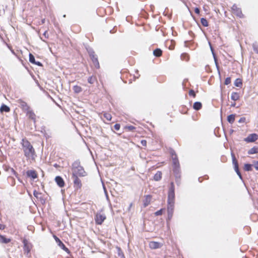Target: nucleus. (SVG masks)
Here are the masks:
<instances>
[{"mask_svg":"<svg viewBox=\"0 0 258 258\" xmlns=\"http://www.w3.org/2000/svg\"><path fill=\"white\" fill-rule=\"evenodd\" d=\"M231 83V78L230 77H227L226 78L225 80L224 84L226 85H228Z\"/></svg>","mask_w":258,"mask_h":258,"instance_id":"39","label":"nucleus"},{"mask_svg":"<svg viewBox=\"0 0 258 258\" xmlns=\"http://www.w3.org/2000/svg\"><path fill=\"white\" fill-rule=\"evenodd\" d=\"M202 107V104L200 102H196L194 103L193 108L196 110H199Z\"/></svg>","mask_w":258,"mask_h":258,"instance_id":"23","label":"nucleus"},{"mask_svg":"<svg viewBox=\"0 0 258 258\" xmlns=\"http://www.w3.org/2000/svg\"><path fill=\"white\" fill-rule=\"evenodd\" d=\"M21 144L24 156L26 157L27 160H35L36 152L30 142L26 138H24L22 140Z\"/></svg>","mask_w":258,"mask_h":258,"instance_id":"1","label":"nucleus"},{"mask_svg":"<svg viewBox=\"0 0 258 258\" xmlns=\"http://www.w3.org/2000/svg\"><path fill=\"white\" fill-rule=\"evenodd\" d=\"M90 57L95 68L96 69H99L100 68V65L98 60L97 56L93 52L90 54Z\"/></svg>","mask_w":258,"mask_h":258,"instance_id":"7","label":"nucleus"},{"mask_svg":"<svg viewBox=\"0 0 258 258\" xmlns=\"http://www.w3.org/2000/svg\"><path fill=\"white\" fill-rule=\"evenodd\" d=\"M26 114L29 119L32 120L34 123L36 122V115L32 109H30L26 111Z\"/></svg>","mask_w":258,"mask_h":258,"instance_id":"9","label":"nucleus"},{"mask_svg":"<svg viewBox=\"0 0 258 258\" xmlns=\"http://www.w3.org/2000/svg\"><path fill=\"white\" fill-rule=\"evenodd\" d=\"M235 115L230 114L227 117V121L231 124H232L235 121Z\"/></svg>","mask_w":258,"mask_h":258,"instance_id":"30","label":"nucleus"},{"mask_svg":"<svg viewBox=\"0 0 258 258\" xmlns=\"http://www.w3.org/2000/svg\"><path fill=\"white\" fill-rule=\"evenodd\" d=\"M45 19H43V20H42V23L44 24L45 23Z\"/></svg>","mask_w":258,"mask_h":258,"instance_id":"52","label":"nucleus"},{"mask_svg":"<svg viewBox=\"0 0 258 258\" xmlns=\"http://www.w3.org/2000/svg\"><path fill=\"white\" fill-rule=\"evenodd\" d=\"M245 117H241L239 120V122H244L245 121Z\"/></svg>","mask_w":258,"mask_h":258,"instance_id":"47","label":"nucleus"},{"mask_svg":"<svg viewBox=\"0 0 258 258\" xmlns=\"http://www.w3.org/2000/svg\"><path fill=\"white\" fill-rule=\"evenodd\" d=\"M74 179V187L76 189H81L82 186L81 181L79 178L77 176H72Z\"/></svg>","mask_w":258,"mask_h":258,"instance_id":"12","label":"nucleus"},{"mask_svg":"<svg viewBox=\"0 0 258 258\" xmlns=\"http://www.w3.org/2000/svg\"><path fill=\"white\" fill-rule=\"evenodd\" d=\"M234 85L236 87H241L242 85V81L240 79H237L234 82Z\"/></svg>","mask_w":258,"mask_h":258,"instance_id":"35","label":"nucleus"},{"mask_svg":"<svg viewBox=\"0 0 258 258\" xmlns=\"http://www.w3.org/2000/svg\"><path fill=\"white\" fill-rule=\"evenodd\" d=\"M29 61L33 64L35 63V60L34 55L32 53H29Z\"/></svg>","mask_w":258,"mask_h":258,"instance_id":"36","label":"nucleus"},{"mask_svg":"<svg viewBox=\"0 0 258 258\" xmlns=\"http://www.w3.org/2000/svg\"><path fill=\"white\" fill-rule=\"evenodd\" d=\"M104 117L106 119L107 121H111L112 119V116L110 113L106 112H103V113Z\"/></svg>","mask_w":258,"mask_h":258,"instance_id":"31","label":"nucleus"},{"mask_svg":"<svg viewBox=\"0 0 258 258\" xmlns=\"http://www.w3.org/2000/svg\"><path fill=\"white\" fill-rule=\"evenodd\" d=\"M232 13L240 18H243L244 15L243 14L241 8H239L237 5L234 4L231 7Z\"/></svg>","mask_w":258,"mask_h":258,"instance_id":"4","label":"nucleus"},{"mask_svg":"<svg viewBox=\"0 0 258 258\" xmlns=\"http://www.w3.org/2000/svg\"><path fill=\"white\" fill-rule=\"evenodd\" d=\"M201 23L202 25L204 27H208L209 26V23L206 19L202 18L201 19Z\"/></svg>","mask_w":258,"mask_h":258,"instance_id":"34","label":"nucleus"},{"mask_svg":"<svg viewBox=\"0 0 258 258\" xmlns=\"http://www.w3.org/2000/svg\"><path fill=\"white\" fill-rule=\"evenodd\" d=\"M74 93L78 94L82 91V88L81 87L78 85H75L73 87Z\"/></svg>","mask_w":258,"mask_h":258,"instance_id":"29","label":"nucleus"},{"mask_svg":"<svg viewBox=\"0 0 258 258\" xmlns=\"http://www.w3.org/2000/svg\"><path fill=\"white\" fill-rule=\"evenodd\" d=\"M26 175L28 177L32 179H36L38 177V174L34 170H29L26 172Z\"/></svg>","mask_w":258,"mask_h":258,"instance_id":"14","label":"nucleus"},{"mask_svg":"<svg viewBox=\"0 0 258 258\" xmlns=\"http://www.w3.org/2000/svg\"><path fill=\"white\" fill-rule=\"evenodd\" d=\"M258 153V147L254 146L249 149L248 151V154L249 155Z\"/></svg>","mask_w":258,"mask_h":258,"instance_id":"28","label":"nucleus"},{"mask_svg":"<svg viewBox=\"0 0 258 258\" xmlns=\"http://www.w3.org/2000/svg\"><path fill=\"white\" fill-rule=\"evenodd\" d=\"M174 191L173 189H171L169 191L168 196V203H174Z\"/></svg>","mask_w":258,"mask_h":258,"instance_id":"18","label":"nucleus"},{"mask_svg":"<svg viewBox=\"0 0 258 258\" xmlns=\"http://www.w3.org/2000/svg\"><path fill=\"white\" fill-rule=\"evenodd\" d=\"M172 159L173 160V163L175 168H178L179 167V163L176 154H172Z\"/></svg>","mask_w":258,"mask_h":258,"instance_id":"19","label":"nucleus"},{"mask_svg":"<svg viewBox=\"0 0 258 258\" xmlns=\"http://www.w3.org/2000/svg\"><path fill=\"white\" fill-rule=\"evenodd\" d=\"M252 165L250 164H245L243 166V170L246 171H249L252 170Z\"/></svg>","mask_w":258,"mask_h":258,"instance_id":"32","label":"nucleus"},{"mask_svg":"<svg viewBox=\"0 0 258 258\" xmlns=\"http://www.w3.org/2000/svg\"><path fill=\"white\" fill-rule=\"evenodd\" d=\"M5 228H6L5 225L0 224V230H4L5 229Z\"/></svg>","mask_w":258,"mask_h":258,"instance_id":"49","label":"nucleus"},{"mask_svg":"<svg viewBox=\"0 0 258 258\" xmlns=\"http://www.w3.org/2000/svg\"><path fill=\"white\" fill-rule=\"evenodd\" d=\"M106 217L105 214L101 213H97L95 216V221L97 225H101Z\"/></svg>","mask_w":258,"mask_h":258,"instance_id":"5","label":"nucleus"},{"mask_svg":"<svg viewBox=\"0 0 258 258\" xmlns=\"http://www.w3.org/2000/svg\"><path fill=\"white\" fill-rule=\"evenodd\" d=\"M231 98L234 101L238 100L240 98L239 94L237 92H232L231 96Z\"/></svg>","mask_w":258,"mask_h":258,"instance_id":"22","label":"nucleus"},{"mask_svg":"<svg viewBox=\"0 0 258 258\" xmlns=\"http://www.w3.org/2000/svg\"><path fill=\"white\" fill-rule=\"evenodd\" d=\"M8 180L9 184L11 186H14L15 185V183H16L15 179L13 177L9 176L8 178Z\"/></svg>","mask_w":258,"mask_h":258,"instance_id":"33","label":"nucleus"},{"mask_svg":"<svg viewBox=\"0 0 258 258\" xmlns=\"http://www.w3.org/2000/svg\"><path fill=\"white\" fill-rule=\"evenodd\" d=\"M72 176L83 177L86 175V172L84 168L80 165V163L75 162L72 166Z\"/></svg>","mask_w":258,"mask_h":258,"instance_id":"2","label":"nucleus"},{"mask_svg":"<svg viewBox=\"0 0 258 258\" xmlns=\"http://www.w3.org/2000/svg\"><path fill=\"white\" fill-rule=\"evenodd\" d=\"M125 129L129 131H134L136 129V127L133 125H128L125 127Z\"/></svg>","mask_w":258,"mask_h":258,"instance_id":"38","label":"nucleus"},{"mask_svg":"<svg viewBox=\"0 0 258 258\" xmlns=\"http://www.w3.org/2000/svg\"><path fill=\"white\" fill-rule=\"evenodd\" d=\"M254 166L256 170H258V161L254 162Z\"/></svg>","mask_w":258,"mask_h":258,"instance_id":"45","label":"nucleus"},{"mask_svg":"<svg viewBox=\"0 0 258 258\" xmlns=\"http://www.w3.org/2000/svg\"><path fill=\"white\" fill-rule=\"evenodd\" d=\"M18 103L19 104L20 108L25 112L30 109L28 104L22 99L17 100Z\"/></svg>","mask_w":258,"mask_h":258,"instance_id":"11","label":"nucleus"},{"mask_svg":"<svg viewBox=\"0 0 258 258\" xmlns=\"http://www.w3.org/2000/svg\"><path fill=\"white\" fill-rule=\"evenodd\" d=\"M54 166L55 167H57L58 166V165L57 164H55L54 165Z\"/></svg>","mask_w":258,"mask_h":258,"instance_id":"54","label":"nucleus"},{"mask_svg":"<svg viewBox=\"0 0 258 258\" xmlns=\"http://www.w3.org/2000/svg\"><path fill=\"white\" fill-rule=\"evenodd\" d=\"M11 241V238H6L5 236L0 234V242L2 243H8Z\"/></svg>","mask_w":258,"mask_h":258,"instance_id":"20","label":"nucleus"},{"mask_svg":"<svg viewBox=\"0 0 258 258\" xmlns=\"http://www.w3.org/2000/svg\"><path fill=\"white\" fill-rule=\"evenodd\" d=\"M195 13L197 15H200V9L199 8H196L195 9Z\"/></svg>","mask_w":258,"mask_h":258,"instance_id":"44","label":"nucleus"},{"mask_svg":"<svg viewBox=\"0 0 258 258\" xmlns=\"http://www.w3.org/2000/svg\"><path fill=\"white\" fill-rule=\"evenodd\" d=\"M120 125L118 123H116L114 125V128L115 130L118 131L120 129Z\"/></svg>","mask_w":258,"mask_h":258,"instance_id":"42","label":"nucleus"},{"mask_svg":"<svg viewBox=\"0 0 258 258\" xmlns=\"http://www.w3.org/2000/svg\"><path fill=\"white\" fill-rule=\"evenodd\" d=\"M180 58L182 60L187 61L189 60V55L187 53H183L181 54Z\"/></svg>","mask_w":258,"mask_h":258,"instance_id":"26","label":"nucleus"},{"mask_svg":"<svg viewBox=\"0 0 258 258\" xmlns=\"http://www.w3.org/2000/svg\"><path fill=\"white\" fill-rule=\"evenodd\" d=\"M174 204L172 203H168L167 212L169 218H171L173 215L174 210Z\"/></svg>","mask_w":258,"mask_h":258,"instance_id":"15","label":"nucleus"},{"mask_svg":"<svg viewBox=\"0 0 258 258\" xmlns=\"http://www.w3.org/2000/svg\"><path fill=\"white\" fill-rule=\"evenodd\" d=\"M43 35L44 36V37L46 38H48V32L47 31H45L44 33H43Z\"/></svg>","mask_w":258,"mask_h":258,"instance_id":"46","label":"nucleus"},{"mask_svg":"<svg viewBox=\"0 0 258 258\" xmlns=\"http://www.w3.org/2000/svg\"><path fill=\"white\" fill-rule=\"evenodd\" d=\"M205 7H206V6H204L203 7V9H204V11H207V10L206 9V8Z\"/></svg>","mask_w":258,"mask_h":258,"instance_id":"51","label":"nucleus"},{"mask_svg":"<svg viewBox=\"0 0 258 258\" xmlns=\"http://www.w3.org/2000/svg\"><path fill=\"white\" fill-rule=\"evenodd\" d=\"M53 237L58 246L68 253H70V251L69 248L65 246L62 242L56 235H53Z\"/></svg>","mask_w":258,"mask_h":258,"instance_id":"6","label":"nucleus"},{"mask_svg":"<svg viewBox=\"0 0 258 258\" xmlns=\"http://www.w3.org/2000/svg\"><path fill=\"white\" fill-rule=\"evenodd\" d=\"M97 81V79L95 76H91L88 78V82L90 84H93Z\"/></svg>","mask_w":258,"mask_h":258,"instance_id":"27","label":"nucleus"},{"mask_svg":"<svg viewBox=\"0 0 258 258\" xmlns=\"http://www.w3.org/2000/svg\"><path fill=\"white\" fill-rule=\"evenodd\" d=\"M188 95L194 98L196 97V93L194 90H190L188 92Z\"/></svg>","mask_w":258,"mask_h":258,"instance_id":"37","label":"nucleus"},{"mask_svg":"<svg viewBox=\"0 0 258 258\" xmlns=\"http://www.w3.org/2000/svg\"><path fill=\"white\" fill-rule=\"evenodd\" d=\"M34 64H36L38 66H42V63L39 61H35V63H34Z\"/></svg>","mask_w":258,"mask_h":258,"instance_id":"50","label":"nucleus"},{"mask_svg":"<svg viewBox=\"0 0 258 258\" xmlns=\"http://www.w3.org/2000/svg\"><path fill=\"white\" fill-rule=\"evenodd\" d=\"M232 162H233V164L234 165V168L235 172H236L237 175L239 176L240 178L242 179V175H241V173L239 170L238 163L234 156H233V158H232Z\"/></svg>","mask_w":258,"mask_h":258,"instance_id":"10","label":"nucleus"},{"mask_svg":"<svg viewBox=\"0 0 258 258\" xmlns=\"http://www.w3.org/2000/svg\"><path fill=\"white\" fill-rule=\"evenodd\" d=\"M55 181L60 187H63L65 185L63 179L61 177L59 176H57L55 177Z\"/></svg>","mask_w":258,"mask_h":258,"instance_id":"17","label":"nucleus"},{"mask_svg":"<svg viewBox=\"0 0 258 258\" xmlns=\"http://www.w3.org/2000/svg\"><path fill=\"white\" fill-rule=\"evenodd\" d=\"M162 173L161 171H158L154 176V180L155 181H159L162 178Z\"/></svg>","mask_w":258,"mask_h":258,"instance_id":"21","label":"nucleus"},{"mask_svg":"<svg viewBox=\"0 0 258 258\" xmlns=\"http://www.w3.org/2000/svg\"><path fill=\"white\" fill-rule=\"evenodd\" d=\"M0 111L1 112H9L10 111V108L9 106H7L5 104L2 105L0 108Z\"/></svg>","mask_w":258,"mask_h":258,"instance_id":"24","label":"nucleus"},{"mask_svg":"<svg viewBox=\"0 0 258 258\" xmlns=\"http://www.w3.org/2000/svg\"><path fill=\"white\" fill-rule=\"evenodd\" d=\"M258 139V135L253 133L249 135L247 137L244 139V141L246 143H252L255 142Z\"/></svg>","mask_w":258,"mask_h":258,"instance_id":"8","label":"nucleus"},{"mask_svg":"<svg viewBox=\"0 0 258 258\" xmlns=\"http://www.w3.org/2000/svg\"><path fill=\"white\" fill-rule=\"evenodd\" d=\"M235 105H236V103H232V104H231V106L234 107V106H235Z\"/></svg>","mask_w":258,"mask_h":258,"instance_id":"53","label":"nucleus"},{"mask_svg":"<svg viewBox=\"0 0 258 258\" xmlns=\"http://www.w3.org/2000/svg\"><path fill=\"white\" fill-rule=\"evenodd\" d=\"M141 143L142 145L144 147L147 146V141L145 140H143L141 141Z\"/></svg>","mask_w":258,"mask_h":258,"instance_id":"43","label":"nucleus"},{"mask_svg":"<svg viewBox=\"0 0 258 258\" xmlns=\"http://www.w3.org/2000/svg\"><path fill=\"white\" fill-rule=\"evenodd\" d=\"M153 54L156 57H160L162 54V51L160 48H156L153 51Z\"/></svg>","mask_w":258,"mask_h":258,"instance_id":"25","label":"nucleus"},{"mask_svg":"<svg viewBox=\"0 0 258 258\" xmlns=\"http://www.w3.org/2000/svg\"><path fill=\"white\" fill-rule=\"evenodd\" d=\"M11 170L14 173V174L15 175H16V176H17L18 173L16 172V171L13 168H11Z\"/></svg>","mask_w":258,"mask_h":258,"instance_id":"48","label":"nucleus"},{"mask_svg":"<svg viewBox=\"0 0 258 258\" xmlns=\"http://www.w3.org/2000/svg\"><path fill=\"white\" fill-rule=\"evenodd\" d=\"M163 209H160L157 211H156L155 213V215L156 216H159V215H161L162 214V212H163Z\"/></svg>","mask_w":258,"mask_h":258,"instance_id":"41","label":"nucleus"},{"mask_svg":"<svg viewBox=\"0 0 258 258\" xmlns=\"http://www.w3.org/2000/svg\"><path fill=\"white\" fill-rule=\"evenodd\" d=\"M163 244L157 241H150L149 243V246L151 249H155L161 247Z\"/></svg>","mask_w":258,"mask_h":258,"instance_id":"13","label":"nucleus"},{"mask_svg":"<svg viewBox=\"0 0 258 258\" xmlns=\"http://www.w3.org/2000/svg\"><path fill=\"white\" fill-rule=\"evenodd\" d=\"M252 48L254 51L258 54V45L253 44L252 45Z\"/></svg>","mask_w":258,"mask_h":258,"instance_id":"40","label":"nucleus"},{"mask_svg":"<svg viewBox=\"0 0 258 258\" xmlns=\"http://www.w3.org/2000/svg\"><path fill=\"white\" fill-rule=\"evenodd\" d=\"M152 197L151 195H146L144 196V199L143 201L144 207L149 206L152 201Z\"/></svg>","mask_w":258,"mask_h":258,"instance_id":"16","label":"nucleus"},{"mask_svg":"<svg viewBox=\"0 0 258 258\" xmlns=\"http://www.w3.org/2000/svg\"><path fill=\"white\" fill-rule=\"evenodd\" d=\"M22 242L24 245L23 249L24 253L27 255L30 252L33 247V245L26 238L23 239Z\"/></svg>","mask_w":258,"mask_h":258,"instance_id":"3","label":"nucleus"}]
</instances>
